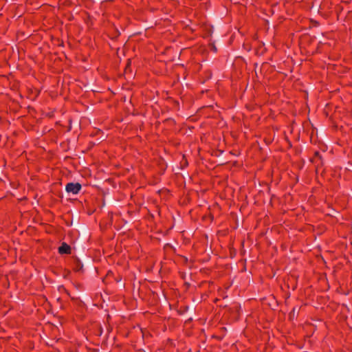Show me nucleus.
<instances>
[{
    "instance_id": "obj_3",
    "label": "nucleus",
    "mask_w": 352,
    "mask_h": 352,
    "mask_svg": "<svg viewBox=\"0 0 352 352\" xmlns=\"http://www.w3.org/2000/svg\"><path fill=\"white\" fill-rule=\"evenodd\" d=\"M319 156V153L318 152L316 153V157Z\"/></svg>"
},
{
    "instance_id": "obj_2",
    "label": "nucleus",
    "mask_w": 352,
    "mask_h": 352,
    "mask_svg": "<svg viewBox=\"0 0 352 352\" xmlns=\"http://www.w3.org/2000/svg\"><path fill=\"white\" fill-rule=\"evenodd\" d=\"M58 252L60 254H70L71 248L67 243H63L62 245L58 248Z\"/></svg>"
},
{
    "instance_id": "obj_1",
    "label": "nucleus",
    "mask_w": 352,
    "mask_h": 352,
    "mask_svg": "<svg viewBox=\"0 0 352 352\" xmlns=\"http://www.w3.org/2000/svg\"><path fill=\"white\" fill-rule=\"evenodd\" d=\"M81 189V185L78 183H69L66 186V190L68 192L78 194Z\"/></svg>"
}]
</instances>
